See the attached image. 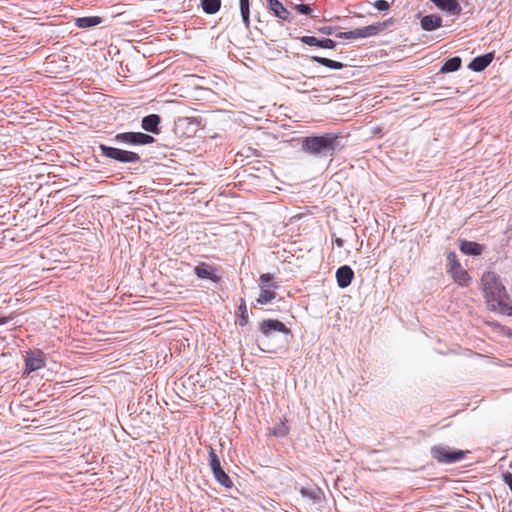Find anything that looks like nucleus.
Masks as SVG:
<instances>
[{
	"instance_id": "f257e3e1",
	"label": "nucleus",
	"mask_w": 512,
	"mask_h": 512,
	"mask_svg": "<svg viewBox=\"0 0 512 512\" xmlns=\"http://www.w3.org/2000/svg\"><path fill=\"white\" fill-rule=\"evenodd\" d=\"M483 292L488 307L493 311L504 312L506 308V289L493 272H487L482 276Z\"/></svg>"
},
{
	"instance_id": "f03ea898",
	"label": "nucleus",
	"mask_w": 512,
	"mask_h": 512,
	"mask_svg": "<svg viewBox=\"0 0 512 512\" xmlns=\"http://www.w3.org/2000/svg\"><path fill=\"white\" fill-rule=\"evenodd\" d=\"M339 136L325 133L320 136H310L302 139V150L311 155L332 156L336 150Z\"/></svg>"
},
{
	"instance_id": "7ed1b4c3",
	"label": "nucleus",
	"mask_w": 512,
	"mask_h": 512,
	"mask_svg": "<svg viewBox=\"0 0 512 512\" xmlns=\"http://www.w3.org/2000/svg\"><path fill=\"white\" fill-rule=\"evenodd\" d=\"M99 149L103 156L122 163H136L140 161V155L133 151L122 150L105 144H100Z\"/></svg>"
},
{
	"instance_id": "20e7f679",
	"label": "nucleus",
	"mask_w": 512,
	"mask_h": 512,
	"mask_svg": "<svg viewBox=\"0 0 512 512\" xmlns=\"http://www.w3.org/2000/svg\"><path fill=\"white\" fill-rule=\"evenodd\" d=\"M467 452L463 450H450L444 446H433L431 448V455L433 459L440 463H455L462 460Z\"/></svg>"
},
{
	"instance_id": "39448f33",
	"label": "nucleus",
	"mask_w": 512,
	"mask_h": 512,
	"mask_svg": "<svg viewBox=\"0 0 512 512\" xmlns=\"http://www.w3.org/2000/svg\"><path fill=\"white\" fill-rule=\"evenodd\" d=\"M447 261L449 266L448 272L451 274L454 281L461 286L467 285L470 277L467 271L462 268L455 252H450L447 255Z\"/></svg>"
},
{
	"instance_id": "423d86ee",
	"label": "nucleus",
	"mask_w": 512,
	"mask_h": 512,
	"mask_svg": "<svg viewBox=\"0 0 512 512\" xmlns=\"http://www.w3.org/2000/svg\"><path fill=\"white\" fill-rule=\"evenodd\" d=\"M114 140L118 143L130 145H147L155 141L154 137L142 132H123L118 133Z\"/></svg>"
},
{
	"instance_id": "0eeeda50",
	"label": "nucleus",
	"mask_w": 512,
	"mask_h": 512,
	"mask_svg": "<svg viewBox=\"0 0 512 512\" xmlns=\"http://www.w3.org/2000/svg\"><path fill=\"white\" fill-rule=\"evenodd\" d=\"M381 29V24H373L362 28H357L355 30L347 31V32H339L336 34V37L342 39H359V38H367L370 36H374L378 34Z\"/></svg>"
},
{
	"instance_id": "6e6552de",
	"label": "nucleus",
	"mask_w": 512,
	"mask_h": 512,
	"mask_svg": "<svg viewBox=\"0 0 512 512\" xmlns=\"http://www.w3.org/2000/svg\"><path fill=\"white\" fill-rule=\"evenodd\" d=\"M259 330L265 336H269L274 331L285 334L290 332L286 325L277 319H267L261 321L259 324Z\"/></svg>"
},
{
	"instance_id": "1a4fd4ad",
	"label": "nucleus",
	"mask_w": 512,
	"mask_h": 512,
	"mask_svg": "<svg viewBox=\"0 0 512 512\" xmlns=\"http://www.w3.org/2000/svg\"><path fill=\"white\" fill-rule=\"evenodd\" d=\"M194 273L200 279L211 280L215 283L219 282L221 279L220 276H218L216 273L215 266L205 262H200L197 264L194 268Z\"/></svg>"
},
{
	"instance_id": "9d476101",
	"label": "nucleus",
	"mask_w": 512,
	"mask_h": 512,
	"mask_svg": "<svg viewBox=\"0 0 512 512\" xmlns=\"http://www.w3.org/2000/svg\"><path fill=\"white\" fill-rule=\"evenodd\" d=\"M438 9L451 15H459L462 11L457 0H430Z\"/></svg>"
},
{
	"instance_id": "9b49d317",
	"label": "nucleus",
	"mask_w": 512,
	"mask_h": 512,
	"mask_svg": "<svg viewBox=\"0 0 512 512\" xmlns=\"http://www.w3.org/2000/svg\"><path fill=\"white\" fill-rule=\"evenodd\" d=\"M354 277V272L351 267L344 265L337 269L336 271V280L337 284L340 288L348 287Z\"/></svg>"
},
{
	"instance_id": "f8f14e48",
	"label": "nucleus",
	"mask_w": 512,
	"mask_h": 512,
	"mask_svg": "<svg viewBox=\"0 0 512 512\" xmlns=\"http://www.w3.org/2000/svg\"><path fill=\"white\" fill-rule=\"evenodd\" d=\"M269 10L273 15L281 20L290 21V12L283 6L279 0H266Z\"/></svg>"
},
{
	"instance_id": "ddd939ff",
	"label": "nucleus",
	"mask_w": 512,
	"mask_h": 512,
	"mask_svg": "<svg viewBox=\"0 0 512 512\" xmlns=\"http://www.w3.org/2000/svg\"><path fill=\"white\" fill-rule=\"evenodd\" d=\"M301 41L306 45L317 46L324 49H334L337 45V43L332 39L326 38L323 40H319L314 36H303L301 38Z\"/></svg>"
},
{
	"instance_id": "4468645a",
	"label": "nucleus",
	"mask_w": 512,
	"mask_h": 512,
	"mask_svg": "<svg viewBox=\"0 0 512 512\" xmlns=\"http://www.w3.org/2000/svg\"><path fill=\"white\" fill-rule=\"evenodd\" d=\"M420 24L423 30L434 31L442 27V18L435 14L426 15L421 19Z\"/></svg>"
},
{
	"instance_id": "2eb2a0df",
	"label": "nucleus",
	"mask_w": 512,
	"mask_h": 512,
	"mask_svg": "<svg viewBox=\"0 0 512 512\" xmlns=\"http://www.w3.org/2000/svg\"><path fill=\"white\" fill-rule=\"evenodd\" d=\"M493 55L488 53L482 56H478L474 58L470 64L469 68L475 72H481L483 71L488 65L492 62Z\"/></svg>"
},
{
	"instance_id": "dca6fc26",
	"label": "nucleus",
	"mask_w": 512,
	"mask_h": 512,
	"mask_svg": "<svg viewBox=\"0 0 512 512\" xmlns=\"http://www.w3.org/2000/svg\"><path fill=\"white\" fill-rule=\"evenodd\" d=\"M160 123V117L156 114H150L142 119L141 126L145 131L158 134V125Z\"/></svg>"
},
{
	"instance_id": "f3484780",
	"label": "nucleus",
	"mask_w": 512,
	"mask_h": 512,
	"mask_svg": "<svg viewBox=\"0 0 512 512\" xmlns=\"http://www.w3.org/2000/svg\"><path fill=\"white\" fill-rule=\"evenodd\" d=\"M460 251L466 255L478 256L483 252V246L476 242L462 240L460 242Z\"/></svg>"
},
{
	"instance_id": "a211bd4d",
	"label": "nucleus",
	"mask_w": 512,
	"mask_h": 512,
	"mask_svg": "<svg viewBox=\"0 0 512 512\" xmlns=\"http://www.w3.org/2000/svg\"><path fill=\"white\" fill-rule=\"evenodd\" d=\"M276 285H271V287H261L260 294L257 298V303L261 305H266L270 302H272L276 298V292L274 289H276Z\"/></svg>"
},
{
	"instance_id": "6ab92c4d",
	"label": "nucleus",
	"mask_w": 512,
	"mask_h": 512,
	"mask_svg": "<svg viewBox=\"0 0 512 512\" xmlns=\"http://www.w3.org/2000/svg\"><path fill=\"white\" fill-rule=\"evenodd\" d=\"M45 363L40 354H28L26 357V372L30 373L44 367Z\"/></svg>"
},
{
	"instance_id": "aec40b11",
	"label": "nucleus",
	"mask_w": 512,
	"mask_h": 512,
	"mask_svg": "<svg viewBox=\"0 0 512 512\" xmlns=\"http://www.w3.org/2000/svg\"><path fill=\"white\" fill-rule=\"evenodd\" d=\"M101 23V18L98 16L81 17L76 19V26L79 28H90Z\"/></svg>"
},
{
	"instance_id": "412c9836",
	"label": "nucleus",
	"mask_w": 512,
	"mask_h": 512,
	"mask_svg": "<svg viewBox=\"0 0 512 512\" xmlns=\"http://www.w3.org/2000/svg\"><path fill=\"white\" fill-rule=\"evenodd\" d=\"M201 6L206 14H215L221 8V0H202Z\"/></svg>"
},
{
	"instance_id": "4be33fe9",
	"label": "nucleus",
	"mask_w": 512,
	"mask_h": 512,
	"mask_svg": "<svg viewBox=\"0 0 512 512\" xmlns=\"http://www.w3.org/2000/svg\"><path fill=\"white\" fill-rule=\"evenodd\" d=\"M461 63L460 57H452L444 63L440 71L443 73L457 71L461 67Z\"/></svg>"
},
{
	"instance_id": "5701e85b",
	"label": "nucleus",
	"mask_w": 512,
	"mask_h": 512,
	"mask_svg": "<svg viewBox=\"0 0 512 512\" xmlns=\"http://www.w3.org/2000/svg\"><path fill=\"white\" fill-rule=\"evenodd\" d=\"M214 478L217 480L219 484L224 486L225 488H231L233 486V482L230 477L225 473L222 467L213 472Z\"/></svg>"
},
{
	"instance_id": "b1692460",
	"label": "nucleus",
	"mask_w": 512,
	"mask_h": 512,
	"mask_svg": "<svg viewBox=\"0 0 512 512\" xmlns=\"http://www.w3.org/2000/svg\"><path fill=\"white\" fill-rule=\"evenodd\" d=\"M311 60L332 69H342L344 66L341 62L319 56H313Z\"/></svg>"
},
{
	"instance_id": "393cba45",
	"label": "nucleus",
	"mask_w": 512,
	"mask_h": 512,
	"mask_svg": "<svg viewBox=\"0 0 512 512\" xmlns=\"http://www.w3.org/2000/svg\"><path fill=\"white\" fill-rule=\"evenodd\" d=\"M240 11L243 22L246 27L250 24V4L249 0H240Z\"/></svg>"
},
{
	"instance_id": "a878e982",
	"label": "nucleus",
	"mask_w": 512,
	"mask_h": 512,
	"mask_svg": "<svg viewBox=\"0 0 512 512\" xmlns=\"http://www.w3.org/2000/svg\"><path fill=\"white\" fill-rule=\"evenodd\" d=\"M238 313H239V317H240L239 325L245 326L248 323L249 317H248L247 306L243 299H241V303L238 307Z\"/></svg>"
},
{
	"instance_id": "bb28decb",
	"label": "nucleus",
	"mask_w": 512,
	"mask_h": 512,
	"mask_svg": "<svg viewBox=\"0 0 512 512\" xmlns=\"http://www.w3.org/2000/svg\"><path fill=\"white\" fill-rule=\"evenodd\" d=\"M209 465L212 472L221 468L220 460L212 447L209 449Z\"/></svg>"
},
{
	"instance_id": "cd10ccee",
	"label": "nucleus",
	"mask_w": 512,
	"mask_h": 512,
	"mask_svg": "<svg viewBox=\"0 0 512 512\" xmlns=\"http://www.w3.org/2000/svg\"><path fill=\"white\" fill-rule=\"evenodd\" d=\"M273 275L270 273H265L260 276L261 287H270L269 282L272 281Z\"/></svg>"
},
{
	"instance_id": "c85d7f7f",
	"label": "nucleus",
	"mask_w": 512,
	"mask_h": 512,
	"mask_svg": "<svg viewBox=\"0 0 512 512\" xmlns=\"http://www.w3.org/2000/svg\"><path fill=\"white\" fill-rule=\"evenodd\" d=\"M289 429L284 424H281V426L278 429L273 430V434L278 437H284L288 434Z\"/></svg>"
},
{
	"instance_id": "c756f323",
	"label": "nucleus",
	"mask_w": 512,
	"mask_h": 512,
	"mask_svg": "<svg viewBox=\"0 0 512 512\" xmlns=\"http://www.w3.org/2000/svg\"><path fill=\"white\" fill-rule=\"evenodd\" d=\"M373 5L376 9L380 11H385L389 9V3L385 0H376Z\"/></svg>"
},
{
	"instance_id": "7c9ffc66",
	"label": "nucleus",
	"mask_w": 512,
	"mask_h": 512,
	"mask_svg": "<svg viewBox=\"0 0 512 512\" xmlns=\"http://www.w3.org/2000/svg\"><path fill=\"white\" fill-rule=\"evenodd\" d=\"M295 9L301 13V14H304V15H309L311 13V8L308 6V5H305V4H298L295 6Z\"/></svg>"
},
{
	"instance_id": "2f4dec72",
	"label": "nucleus",
	"mask_w": 512,
	"mask_h": 512,
	"mask_svg": "<svg viewBox=\"0 0 512 512\" xmlns=\"http://www.w3.org/2000/svg\"><path fill=\"white\" fill-rule=\"evenodd\" d=\"M504 482L508 485L512 492V474L511 473H505L503 475Z\"/></svg>"
},
{
	"instance_id": "473e14b6",
	"label": "nucleus",
	"mask_w": 512,
	"mask_h": 512,
	"mask_svg": "<svg viewBox=\"0 0 512 512\" xmlns=\"http://www.w3.org/2000/svg\"><path fill=\"white\" fill-rule=\"evenodd\" d=\"M320 32L326 35H331L333 33V28L331 26H325L319 29Z\"/></svg>"
},
{
	"instance_id": "72a5a7b5",
	"label": "nucleus",
	"mask_w": 512,
	"mask_h": 512,
	"mask_svg": "<svg viewBox=\"0 0 512 512\" xmlns=\"http://www.w3.org/2000/svg\"><path fill=\"white\" fill-rule=\"evenodd\" d=\"M10 317H5V316H1L0 315V325H4L6 323H8V321H10Z\"/></svg>"
},
{
	"instance_id": "f704fd0d",
	"label": "nucleus",
	"mask_w": 512,
	"mask_h": 512,
	"mask_svg": "<svg viewBox=\"0 0 512 512\" xmlns=\"http://www.w3.org/2000/svg\"><path fill=\"white\" fill-rule=\"evenodd\" d=\"M335 242H336V245H337L338 247H343V245H344V241H343V239H341V238H337V239L335 240Z\"/></svg>"
}]
</instances>
